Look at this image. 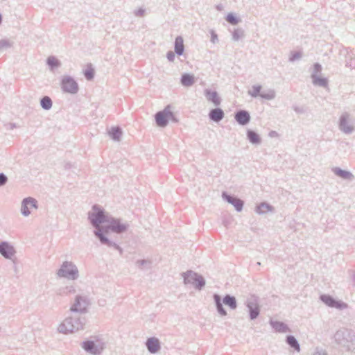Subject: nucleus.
Masks as SVG:
<instances>
[{"label":"nucleus","instance_id":"36","mask_svg":"<svg viewBox=\"0 0 355 355\" xmlns=\"http://www.w3.org/2000/svg\"><path fill=\"white\" fill-rule=\"evenodd\" d=\"M83 74L87 80H92L95 76V70L92 67V64H88L87 69L83 71Z\"/></svg>","mask_w":355,"mask_h":355},{"label":"nucleus","instance_id":"6","mask_svg":"<svg viewBox=\"0 0 355 355\" xmlns=\"http://www.w3.org/2000/svg\"><path fill=\"white\" fill-rule=\"evenodd\" d=\"M181 275L183 277L184 284H192L198 291H201L205 286V278L191 270L182 272Z\"/></svg>","mask_w":355,"mask_h":355},{"label":"nucleus","instance_id":"33","mask_svg":"<svg viewBox=\"0 0 355 355\" xmlns=\"http://www.w3.org/2000/svg\"><path fill=\"white\" fill-rule=\"evenodd\" d=\"M273 209L274 208L272 205L266 202H263L260 203L258 206H257L256 212L259 214H266L269 211H272Z\"/></svg>","mask_w":355,"mask_h":355},{"label":"nucleus","instance_id":"38","mask_svg":"<svg viewBox=\"0 0 355 355\" xmlns=\"http://www.w3.org/2000/svg\"><path fill=\"white\" fill-rule=\"evenodd\" d=\"M226 21L232 25H236L241 21V19L236 16L235 14L228 13L225 17Z\"/></svg>","mask_w":355,"mask_h":355},{"label":"nucleus","instance_id":"57","mask_svg":"<svg viewBox=\"0 0 355 355\" xmlns=\"http://www.w3.org/2000/svg\"><path fill=\"white\" fill-rule=\"evenodd\" d=\"M10 125H11V128H13L15 127V123H10Z\"/></svg>","mask_w":355,"mask_h":355},{"label":"nucleus","instance_id":"3","mask_svg":"<svg viewBox=\"0 0 355 355\" xmlns=\"http://www.w3.org/2000/svg\"><path fill=\"white\" fill-rule=\"evenodd\" d=\"M110 216L111 215L101 206L96 204L92 206V211L88 213V220L95 229L99 228L104 223H107Z\"/></svg>","mask_w":355,"mask_h":355},{"label":"nucleus","instance_id":"17","mask_svg":"<svg viewBox=\"0 0 355 355\" xmlns=\"http://www.w3.org/2000/svg\"><path fill=\"white\" fill-rule=\"evenodd\" d=\"M349 114L347 112L342 114L339 119V128L346 134H350L354 130V127L349 124Z\"/></svg>","mask_w":355,"mask_h":355},{"label":"nucleus","instance_id":"50","mask_svg":"<svg viewBox=\"0 0 355 355\" xmlns=\"http://www.w3.org/2000/svg\"><path fill=\"white\" fill-rule=\"evenodd\" d=\"M313 355H328V354L325 350L317 347Z\"/></svg>","mask_w":355,"mask_h":355},{"label":"nucleus","instance_id":"19","mask_svg":"<svg viewBox=\"0 0 355 355\" xmlns=\"http://www.w3.org/2000/svg\"><path fill=\"white\" fill-rule=\"evenodd\" d=\"M205 96L207 100L211 102L215 106H218L221 103V98L216 91L210 89L205 90Z\"/></svg>","mask_w":355,"mask_h":355},{"label":"nucleus","instance_id":"55","mask_svg":"<svg viewBox=\"0 0 355 355\" xmlns=\"http://www.w3.org/2000/svg\"><path fill=\"white\" fill-rule=\"evenodd\" d=\"M216 9L218 10L221 11L223 10V6L222 4H218V5L216 6Z\"/></svg>","mask_w":355,"mask_h":355},{"label":"nucleus","instance_id":"34","mask_svg":"<svg viewBox=\"0 0 355 355\" xmlns=\"http://www.w3.org/2000/svg\"><path fill=\"white\" fill-rule=\"evenodd\" d=\"M76 292L75 286L73 285L66 286L64 287L60 288L58 294L60 295H69L72 294H75Z\"/></svg>","mask_w":355,"mask_h":355},{"label":"nucleus","instance_id":"26","mask_svg":"<svg viewBox=\"0 0 355 355\" xmlns=\"http://www.w3.org/2000/svg\"><path fill=\"white\" fill-rule=\"evenodd\" d=\"M334 173L338 177L341 178L343 180H351L354 178L352 173L348 171L343 170L339 167H334L332 168Z\"/></svg>","mask_w":355,"mask_h":355},{"label":"nucleus","instance_id":"11","mask_svg":"<svg viewBox=\"0 0 355 355\" xmlns=\"http://www.w3.org/2000/svg\"><path fill=\"white\" fill-rule=\"evenodd\" d=\"M320 300L329 307L336 308L338 310H343L348 307L347 303L338 300L330 295L322 294L320 296Z\"/></svg>","mask_w":355,"mask_h":355},{"label":"nucleus","instance_id":"31","mask_svg":"<svg viewBox=\"0 0 355 355\" xmlns=\"http://www.w3.org/2000/svg\"><path fill=\"white\" fill-rule=\"evenodd\" d=\"M312 82L314 85L325 87L328 85V80L327 78L320 77L315 73H312L311 76Z\"/></svg>","mask_w":355,"mask_h":355},{"label":"nucleus","instance_id":"9","mask_svg":"<svg viewBox=\"0 0 355 355\" xmlns=\"http://www.w3.org/2000/svg\"><path fill=\"white\" fill-rule=\"evenodd\" d=\"M245 304L248 309L250 319L252 320L257 319L260 314L259 297L254 295H252L247 298Z\"/></svg>","mask_w":355,"mask_h":355},{"label":"nucleus","instance_id":"44","mask_svg":"<svg viewBox=\"0 0 355 355\" xmlns=\"http://www.w3.org/2000/svg\"><path fill=\"white\" fill-rule=\"evenodd\" d=\"M236 196L228 194L226 191L222 193V198L224 200L231 204Z\"/></svg>","mask_w":355,"mask_h":355},{"label":"nucleus","instance_id":"54","mask_svg":"<svg viewBox=\"0 0 355 355\" xmlns=\"http://www.w3.org/2000/svg\"><path fill=\"white\" fill-rule=\"evenodd\" d=\"M71 167V163H69V162H67V163L64 164V168H65V169H69Z\"/></svg>","mask_w":355,"mask_h":355},{"label":"nucleus","instance_id":"58","mask_svg":"<svg viewBox=\"0 0 355 355\" xmlns=\"http://www.w3.org/2000/svg\"><path fill=\"white\" fill-rule=\"evenodd\" d=\"M257 266H260V265H261V263H260V262H257Z\"/></svg>","mask_w":355,"mask_h":355},{"label":"nucleus","instance_id":"30","mask_svg":"<svg viewBox=\"0 0 355 355\" xmlns=\"http://www.w3.org/2000/svg\"><path fill=\"white\" fill-rule=\"evenodd\" d=\"M46 64L49 69L53 71L61 66V62L54 55H50L46 59Z\"/></svg>","mask_w":355,"mask_h":355},{"label":"nucleus","instance_id":"46","mask_svg":"<svg viewBox=\"0 0 355 355\" xmlns=\"http://www.w3.org/2000/svg\"><path fill=\"white\" fill-rule=\"evenodd\" d=\"M8 177L3 173H0V187H3L8 182Z\"/></svg>","mask_w":355,"mask_h":355},{"label":"nucleus","instance_id":"18","mask_svg":"<svg viewBox=\"0 0 355 355\" xmlns=\"http://www.w3.org/2000/svg\"><path fill=\"white\" fill-rule=\"evenodd\" d=\"M146 346L150 354H156L161 349L160 342L156 337L148 338L146 342Z\"/></svg>","mask_w":355,"mask_h":355},{"label":"nucleus","instance_id":"39","mask_svg":"<svg viewBox=\"0 0 355 355\" xmlns=\"http://www.w3.org/2000/svg\"><path fill=\"white\" fill-rule=\"evenodd\" d=\"M231 205L234 207L237 211L240 212L243 208L244 202L238 197H236L232 202H231Z\"/></svg>","mask_w":355,"mask_h":355},{"label":"nucleus","instance_id":"42","mask_svg":"<svg viewBox=\"0 0 355 355\" xmlns=\"http://www.w3.org/2000/svg\"><path fill=\"white\" fill-rule=\"evenodd\" d=\"M244 36V31L241 28H236L232 33V39L238 41Z\"/></svg>","mask_w":355,"mask_h":355},{"label":"nucleus","instance_id":"35","mask_svg":"<svg viewBox=\"0 0 355 355\" xmlns=\"http://www.w3.org/2000/svg\"><path fill=\"white\" fill-rule=\"evenodd\" d=\"M40 105L45 110H49L53 105L51 98L48 96H44L40 99Z\"/></svg>","mask_w":355,"mask_h":355},{"label":"nucleus","instance_id":"13","mask_svg":"<svg viewBox=\"0 0 355 355\" xmlns=\"http://www.w3.org/2000/svg\"><path fill=\"white\" fill-rule=\"evenodd\" d=\"M16 253V250L12 245H11L8 241H1L0 242V254L6 259H10L15 264V268H16V262L15 259H13L12 257L15 256Z\"/></svg>","mask_w":355,"mask_h":355},{"label":"nucleus","instance_id":"2","mask_svg":"<svg viewBox=\"0 0 355 355\" xmlns=\"http://www.w3.org/2000/svg\"><path fill=\"white\" fill-rule=\"evenodd\" d=\"M85 316L73 315L66 318L58 327L60 333L67 334L83 329L86 323Z\"/></svg>","mask_w":355,"mask_h":355},{"label":"nucleus","instance_id":"8","mask_svg":"<svg viewBox=\"0 0 355 355\" xmlns=\"http://www.w3.org/2000/svg\"><path fill=\"white\" fill-rule=\"evenodd\" d=\"M89 304V300L87 296L76 295L74 299V302L70 307V311L80 314L86 313L88 311V306Z\"/></svg>","mask_w":355,"mask_h":355},{"label":"nucleus","instance_id":"5","mask_svg":"<svg viewBox=\"0 0 355 355\" xmlns=\"http://www.w3.org/2000/svg\"><path fill=\"white\" fill-rule=\"evenodd\" d=\"M82 348L92 355H101L105 347V343L98 336H92L81 343Z\"/></svg>","mask_w":355,"mask_h":355},{"label":"nucleus","instance_id":"29","mask_svg":"<svg viewBox=\"0 0 355 355\" xmlns=\"http://www.w3.org/2000/svg\"><path fill=\"white\" fill-rule=\"evenodd\" d=\"M184 45L182 36H177L175 40L174 51L178 55H182L184 53Z\"/></svg>","mask_w":355,"mask_h":355},{"label":"nucleus","instance_id":"32","mask_svg":"<svg viewBox=\"0 0 355 355\" xmlns=\"http://www.w3.org/2000/svg\"><path fill=\"white\" fill-rule=\"evenodd\" d=\"M286 343L294 350L300 352V345L298 340L293 335H288L286 338Z\"/></svg>","mask_w":355,"mask_h":355},{"label":"nucleus","instance_id":"16","mask_svg":"<svg viewBox=\"0 0 355 355\" xmlns=\"http://www.w3.org/2000/svg\"><path fill=\"white\" fill-rule=\"evenodd\" d=\"M234 119L238 124L245 126L250 123L251 116L248 111L245 110H239L234 113Z\"/></svg>","mask_w":355,"mask_h":355},{"label":"nucleus","instance_id":"23","mask_svg":"<svg viewBox=\"0 0 355 355\" xmlns=\"http://www.w3.org/2000/svg\"><path fill=\"white\" fill-rule=\"evenodd\" d=\"M213 299L215 303V306L217 310V312L221 315V316H226L227 315V311L223 307V302L222 301V298L220 295L217 293H214L213 295Z\"/></svg>","mask_w":355,"mask_h":355},{"label":"nucleus","instance_id":"51","mask_svg":"<svg viewBox=\"0 0 355 355\" xmlns=\"http://www.w3.org/2000/svg\"><path fill=\"white\" fill-rule=\"evenodd\" d=\"M211 41L214 44L218 41L217 34L214 31H211Z\"/></svg>","mask_w":355,"mask_h":355},{"label":"nucleus","instance_id":"56","mask_svg":"<svg viewBox=\"0 0 355 355\" xmlns=\"http://www.w3.org/2000/svg\"><path fill=\"white\" fill-rule=\"evenodd\" d=\"M1 23H2V15L0 13V25L1 24Z\"/></svg>","mask_w":355,"mask_h":355},{"label":"nucleus","instance_id":"10","mask_svg":"<svg viewBox=\"0 0 355 355\" xmlns=\"http://www.w3.org/2000/svg\"><path fill=\"white\" fill-rule=\"evenodd\" d=\"M61 89L64 93L76 94L78 92L79 86L73 77L64 76L61 80Z\"/></svg>","mask_w":355,"mask_h":355},{"label":"nucleus","instance_id":"49","mask_svg":"<svg viewBox=\"0 0 355 355\" xmlns=\"http://www.w3.org/2000/svg\"><path fill=\"white\" fill-rule=\"evenodd\" d=\"M175 54H176L174 52H173L172 51H168L166 53V58L168 60L169 62H173L174 60H175Z\"/></svg>","mask_w":355,"mask_h":355},{"label":"nucleus","instance_id":"43","mask_svg":"<svg viewBox=\"0 0 355 355\" xmlns=\"http://www.w3.org/2000/svg\"><path fill=\"white\" fill-rule=\"evenodd\" d=\"M12 46V43L8 40H0V51L10 48Z\"/></svg>","mask_w":355,"mask_h":355},{"label":"nucleus","instance_id":"53","mask_svg":"<svg viewBox=\"0 0 355 355\" xmlns=\"http://www.w3.org/2000/svg\"><path fill=\"white\" fill-rule=\"evenodd\" d=\"M269 137H277L278 136V133L276 132V131H274V130H271L270 132H269Z\"/></svg>","mask_w":355,"mask_h":355},{"label":"nucleus","instance_id":"7","mask_svg":"<svg viewBox=\"0 0 355 355\" xmlns=\"http://www.w3.org/2000/svg\"><path fill=\"white\" fill-rule=\"evenodd\" d=\"M57 275L60 277H64L71 280H76L79 277L77 266L71 261H64L60 269L58 270Z\"/></svg>","mask_w":355,"mask_h":355},{"label":"nucleus","instance_id":"4","mask_svg":"<svg viewBox=\"0 0 355 355\" xmlns=\"http://www.w3.org/2000/svg\"><path fill=\"white\" fill-rule=\"evenodd\" d=\"M110 232H111V229L109 227V223H107L105 225H101L99 228L95 229L94 230V234L98 239L101 245L113 248L119 251L120 255H122L123 252V249L117 243L108 238L107 236Z\"/></svg>","mask_w":355,"mask_h":355},{"label":"nucleus","instance_id":"48","mask_svg":"<svg viewBox=\"0 0 355 355\" xmlns=\"http://www.w3.org/2000/svg\"><path fill=\"white\" fill-rule=\"evenodd\" d=\"M322 71V66L320 63L316 62L313 64V71L312 73H315L317 75V73H320Z\"/></svg>","mask_w":355,"mask_h":355},{"label":"nucleus","instance_id":"20","mask_svg":"<svg viewBox=\"0 0 355 355\" xmlns=\"http://www.w3.org/2000/svg\"><path fill=\"white\" fill-rule=\"evenodd\" d=\"M209 119L216 123H219L225 116L224 111L220 107L210 110L208 114Z\"/></svg>","mask_w":355,"mask_h":355},{"label":"nucleus","instance_id":"25","mask_svg":"<svg viewBox=\"0 0 355 355\" xmlns=\"http://www.w3.org/2000/svg\"><path fill=\"white\" fill-rule=\"evenodd\" d=\"M194 75L189 73H184L181 76L180 83L184 87H191L195 83Z\"/></svg>","mask_w":355,"mask_h":355},{"label":"nucleus","instance_id":"21","mask_svg":"<svg viewBox=\"0 0 355 355\" xmlns=\"http://www.w3.org/2000/svg\"><path fill=\"white\" fill-rule=\"evenodd\" d=\"M340 54L345 56V66L351 69H355V54L349 52L346 48L340 51Z\"/></svg>","mask_w":355,"mask_h":355},{"label":"nucleus","instance_id":"41","mask_svg":"<svg viewBox=\"0 0 355 355\" xmlns=\"http://www.w3.org/2000/svg\"><path fill=\"white\" fill-rule=\"evenodd\" d=\"M136 264L141 270L144 268L148 269L150 268L151 261L147 259H140L137 261Z\"/></svg>","mask_w":355,"mask_h":355},{"label":"nucleus","instance_id":"40","mask_svg":"<svg viewBox=\"0 0 355 355\" xmlns=\"http://www.w3.org/2000/svg\"><path fill=\"white\" fill-rule=\"evenodd\" d=\"M261 85H253L252 86V90L249 91L248 94L253 98H256L257 96H261Z\"/></svg>","mask_w":355,"mask_h":355},{"label":"nucleus","instance_id":"1","mask_svg":"<svg viewBox=\"0 0 355 355\" xmlns=\"http://www.w3.org/2000/svg\"><path fill=\"white\" fill-rule=\"evenodd\" d=\"M335 342L346 351L355 353V333L343 329L338 330L334 334Z\"/></svg>","mask_w":355,"mask_h":355},{"label":"nucleus","instance_id":"27","mask_svg":"<svg viewBox=\"0 0 355 355\" xmlns=\"http://www.w3.org/2000/svg\"><path fill=\"white\" fill-rule=\"evenodd\" d=\"M122 134V129L119 126H113L108 131L110 137L115 141H119L121 140Z\"/></svg>","mask_w":355,"mask_h":355},{"label":"nucleus","instance_id":"37","mask_svg":"<svg viewBox=\"0 0 355 355\" xmlns=\"http://www.w3.org/2000/svg\"><path fill=\"white\" fill-rule=\"evenodd\" d=\"M276 96V93H275V91L274 89H268L267 91H263V92H261V97L263 99H266V100H268V101H270V100H272L275 98Z\"/></svg>","mask_w":355,"mask_h":355},{"label":"nucleus","instance_id":"15","mask_svg":"<svg viewBox=\"0 0 355 355\" xmlns=\"http://www.w3.org/2000/svg\"><path fill=\"white\" fill-rule=\"evenodd\" d=\"M155 120L158 127L164 128L168 124V105L155 114Z\"/></svg>","mask_w":355,"mask_h":355},{"label":"nucleus","instance_id":"24","mask_svg":"<svg viewBox=\"0 0 355 355\" xmlns=\"http://www.w3.org/2000/svg\"><path fill=\"white\" fill-rule=\"evenodd\" d=\"M247 139L250 143L254 145H259L261 143L260 135L252 130H248L246 132Z\"/></svg>","mask_w":355,"mask_h":355},{"label":"nucleus","instance_id":"14","mask_svg":"<svg viewBox=\"0 0 355 355\" xmlns=\"http://www.w3.org/2000/svg\"><path fill=\"white\" fill-rule=\"evenodd\" d=\"M30 207L37 208V201L32 197H27L23 199L21 202V212L24 216H28L31 214Z\"/></svg>","mask_w":355,"mask_h":355},{"label":"nucleus","instance_id":"28","mask_svg":"<svg viewBox=\"0 0 355 355\" xmlns=\"http://www.w3.org/2000/svg\"><path fill=\"white\" fill-rule=\"evenodd\" d=\"M223 304L230 309L234 310L237 307V301L234 296L230 294H226L222 299Z\"/></svg>","mask_w":355,"mask_h":355},{"label":"nucleus","instance_id":"12","mask_svg":"<svg viewBox=\"0 0 355 355\" xmlns=\"http://www.w3.org/2000/svg\"><path fill=\"white\" fill-rule=\"evenodd\" d=\"M107 223H109V227L111 229V232L119 234L125 232L129 227L128 223H122L121 219L114 218L112 216L110 217Z\"/></svg>","mask_w":355,"mask_h":355},{"label":"nucleus","instance_id":"22","mask_svg":"<svg viewBox=\"0 0 355 355\" xmlns=\"http://www.w3.org/2000/svg\"><path fill=\"white\" fill-rule=\"evenodd\" d=\"M269 323H270V326L272 327V328L274 329V330L276 332L286 333V332L290 331L288 325L283 322L273 320L270 319L269 321Z\"/></svg>","mask_w":355,"mask_h":355},{"label":"nucleus","instance_id":"47","mask_svg":"<svg viewBox=\"0 0 355 355\" xmlns=\"http://www.w3.org/2000/svg\"><path fill=\"white\" fill-rule=\"evenodd\" d=\"M301 57V53L298 51H294L291 53V55L289 58L290 62H294L297 59L300 58Z\"/></svg>","mask_w":355,"mask_h":355},{"label":"nucleus","instance_id":"45","mask_svg":"<svg viewBox=\"0 0 355 355\" xmlns=\"http://www.w3.org/2000/svg\"><path fill=\"white\" fill-rule=\"evenodd\" d=\"M171 121L172 122H174V123L178 122V118L175 116L174 113L171 110L170 105H168V121Z\"/></svg>","mask_w":355,"mask_h":355},{"label":"nucleus","instance_id":"52","mask_svg":"<svg viewBox=\"0 0 355 355\" xmlns=\"http://www.w3.org/2000/svg\"><path fill=\"white\" fill-rule=\"evenodd\" d=\"M144 13H145V10L142 8H140L138 10L135 11V15L138 17L144 16Z\"/></svg>","mask_w":355,"mask_h":355}]
</instances>
